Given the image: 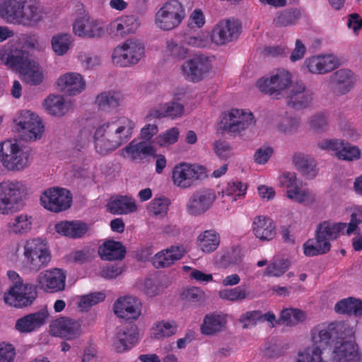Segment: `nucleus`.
Instances as JSON below:
<instances>
[{"label": "nucleus", "instance_id": "nucleus-41", "mask_svg": "<svg viewBox=\"0 0 362 362\" xmlns=\"http://www.w3.org/2000/svg\"><path fill=\"white\" fill-rule=\"evenodd\" d=\"M293 162L295 166L304 174L307 178L313 179L316 176L315 160L308 156L298 153L293 156Z\"/></svg>", "mask_w": 362, "mask_h": 362}, {"label": "nucleus", "instance_id": "nucleus-33", "mask_svg": "<svg viewBox=\"0 0 362 362\" xmlns=\"http://www.w3.org/2000/svg\"><path fill=\"white\" fill-rule=\"evenodd\" d=\"M57 84L61 86L62 90L69 95L81 93L86 86L81 75L76 73H66L61 76L57 80Z\"/></svg>", "mask_w": 362, "mask_h": 362}, {"label": "nucleus", "instance_id": "nucleus-10", "mask_svg": "<svg viewBox=\"0 0 362 362\" xmlns=\"http://www.w3.org/2000/svg\"><path fill=\"white\" fill-rule=\"evenodd\" d=\"M204 166L181 163L176 165L172 173L173 184L181 189L190 187L195 180H202L206 176Z\"/></svg>", "mask_w": 362, "mask_h": 362}, {"label": "nucleus", "instance_id": "nucleus-63", "mask_svg": "<svg viewBox=\"0 0 362 362\" xmlns=\"http://www.w3.org/2000/svg\"><path fill=\"white\" fill-rule=\"evenodd\" d=\"M15 355V349L12 344L0 346V362H13Z\"/></svg>", "mask_w": 362, "mask_h": 362}, {"label": "nucleus", "instance_id": "nucleus-18", "mask_svg": "<svg viewBox=\"0 0 362 362\" xmlns=\"http://www.w3.org/2000/svg\"><path fill=\"white\" fill-rule=\"evenodd\" d=\"M241 24L235 20H223L212 30L211 38L214 43L223 45L236 40L241 32Z\"/></svg>", "mask_w": 362, "mask_h": 362}, {"label": "nucleus", "instance_id": "nucleus-47", "mask_svg": "<svg viewBox=\"0 0 362 362\" xmlns=\"http://www.w3.org/2000/svg\"><path fill=\"white\" fill-rule=\"evenodd\" d=\"M71 43V36L66 33L54 35L51 40L52 48L58 56L65 54L70 49Z\"/></svg>", "mask_w": 362, "mask_h": 362}, {"label": "nucleus", "instance_id": "nucleus-35", "mask_svg": "<svg viewBox=\"0 0 362 362\" xmlns=\"http://www.w3.org/2000/svg\"><path fill=\"white\" fill-rule=\"evenodd\" d=\"M227 316L223 313H211L205 315L201 325L204 335H214L223 331L226 326Z\"/></svg>", "mask_w": 362, "mask_h": 362}, {"label": "nucleus", "instance_id": "nucleus-21", "mask_svg": "<svg viewBox=\"0 0 362 362\" xmlns=\"http://www.w3.org/2000/svg\"><path fill=\"white\" fill-rule=\"evenodd\" d=\"M17 125L30 140L40 139L44 130L40 118L30 110H23L18 118Z\"/></svg>", "mask_w": 362, "mask_h": 362}, {"label": "nucleus", "instance_id": "nucleus-20", "mask_svg": "<svg viewBox=\"0 0 362 362\" xmlns=\"http://www.w3.org/2000/svg\"><path fill=\"white\" fill-rule=\"evenodd\" d=\"M66 274L61 269L54 268L40 272L37 282L40 289L45 292L54 293L60 291L65 288Z\"/></svg>", "mask_w": 362, "mask_h": 362}, {"label": "nucleus", "instance_id": "nucleus-39", "mask_svg": "<svg viewBox=\"0 0 362 362\" xmlns=\"http://www.w3.org/2000/svg\"><path fill=\"white\" fill-rule=\"evenodd\" d=\"M220 235L215 230H206L197 238V244L200 250L205 253L214 252L220 245Z\"/></svg>", "mask_w": 362, "mask_h": 362}, {"label": "nucleus", "instance_id": "nucleus-30", "mask_svg": "<svg viewBox=\"0 0 362 362\" xmlns=\"http://www.w3.org/2000/svg\"><path fill=\"white\" fill-rule=\"evenodd\" d=\"M107 207L112 214L123 215L137 211V205L134 197L127 195H115L110 198Z\"/></svg>", "mask_w": 362, "mask_h": 362}, {"label": "nucleus", "instance_id": "nucleus-19", "mask_svg": "<svg viewBox=\"0 0 362 362\" xmlns=\"http://www.w3.org/2000/svg\"><path fill=\"white\" fill-rule=\"evenodd\" d=\"M49 332L54 337L74 340L81 334V324L78 320L71 317H60L51 322Z\"/></svg>", "mask_w": 362, "mask_h": 362}, {"label": "nucleus", "instance_id": "nucleus-45", "mask_svg": "<svg viewBox=\"0 0 362 362\" xmlns=\"http://www.w3.org/2000/svg\"><path fill=\"white\" fill-rule=\"evenodd\" d=\"M45 105L49 113L54 116H63L68 110L64 97L59 95H49L45 100Z\"/></svg>", "mask_w": 362, "mask_h": 362}, {"label": "nucleus", "instance_id": "nucleus-22", "mask_svg": "<svg viewBox=\"0 0 362 362\" xmlns=\"http://www.w3.org/2000/svg\"><path fill=\"white\" fill-rule=\"evenodd\" d=\"M1 59L10 69L18 72L23 71L31 60L29 59V52L18 48H4L0 53Z\"/></svg>", "mask_w": 362, "mask_h": 362}, {"label": "nucleus", "instance_id": "nucleus-53", "mask_svg": "<svg viewBox=\"0 0 362 362\" xmlns=\"http://www.w3.org/2000/svg\"><path fill=\"white\" fill-rule=\"evenodd\" d=\"M362 223V206H356L351 214L349 223H346V232L347 235L356 233L359 234L360 229L358 226Z\"/></svg>", "mask_w": 362, "mask_h": 362}, {"label": "nucleus", "instance_id": "nucleus-36", "mask_svg": "<svg viewBox=\"0 0 362 362\" xmlns=\"http://www.w3.org/2000/svg\"><path fill=\"white\" fill-rule=\"evenodd\" d=\"M98 254L104 260H121L125 257L126 249L120 242L107 240L99 247Z\"/></svg>", "mask_w": 362, "mask_h": 362}, {"label": "nucleus", "instance_id": "nucleus-59", "mask_svg": "<svg viewBox=\"0 0 362 362\" xmlns=\"http://www.w3.org/2000/svg\"><path fill=\"white\" fill-rule=\"evenodd\" d=\"M213 148L215 153L221 159H227L231 153V147L226 141L218 140L213 144Z\"/></svg>", "mask_w": 362, "mask_h": 362}, {"label": "nucleus", "instance_id": "nucleus-51", "mask_svg": "<svg viewBox=\"0 0 362 362\" xmlns=\"http://www.w3.org/2000/svg\"><path fill=\"white\" fill-rule=\"evenodd\" d=\"M31 217L21 214L16 216L12 222L9 223V232L15 234L25 233L31 229Z\"/></svg>", "mask_w": 362, "mask_h": 362}, {"label": "nucleus", "instance_id": "nucleus-5", "mask_svg": "<svg viewBox=\"0 0 362 362\" xmlns=\"http://www.w3.org/2000/svg\"><path fill=\"white\" fill-rule=\"evenodd\" d=\"M255 122L252 112L233 108L222 114L219 124L223 132L236 136L245 134Z\"/></svg>", "mask_w": 362, "mask_h": 362}, {"label": "nucleus", "instance_id": "nucleus-56", "mask_svg": "<svg viewBox=\"0 0 362 362\" xmlns=\"http://www.w3.org/2000/svg\"><path fill=\"white\" fill-rule=\"evenodd\" d=\"M288 269V263L284 259L270 263L266 268L265 274L267 276H280Z\"/></svg>", "mask_w": 362, "mask_h": 362}, {"label": "nucleus", "instance_id": "nucleus-9", "mask_svg": "<svg viewBox=\"0 0 362 362\" xmlns=\"http://www.w3.org/2000/svg\"><path fill=\"white\" fill-rule=\"evenodd\" d=\"M144 46L138 40H127L117 47L112 53V62L121 67L137 64L144 54Z\"/></svg>", "mask_w": 362, "mask_h": 362}, {"label": "nucleus", "instance_id": "nucleus-15", "mask_svg": "<svg viewBox=\"0 0 362 362\" xmlns=\"http://www.w3.org/2000/svg\"><path fill=\"white\" fill-rule=\"evenodd\" d=\"M37 297L36 287L30 284L16 282L4 294L6 304L16 308L27 307L33 303Z\"/></svg>", "mask_w": 362, "mask_h": 362}, {"label": "nucleus", "instance_id": "nucleus-23", "mask_svg": "<svg viewBox=\"0 0 362 362\" xmlns=\"http://www.w3.org/2000/svg\"><path fill=\"white\" fill-rule=\"evenodd\" d=\"M48 317V311L44 309L25 315L16 320L15 329L20 333L36 332L46 323Z\"/></svg>", "mask_w": 362, "mask_h": 362}, {"label": "nucleus", "instance_id": "nucleus-12", "mask_svg": "<svg viewBox=\"0 0 362 362\" xmlns=\"http://www.w3.org/2000/svg\"><path fill=\"white\" fill-rule=\"evenodd\" d=\"M75 7L76 11H78L80 14H83L82 17L76 19L73 24V30L75 35L90 39L103 36L105 33L103 23L86 15L84 6L82 4L78 3Z\"/></svg>", "mask_w": 362, "mask_h": 362}, {"label": "nucleus", "instance_id": "nucleus-50", "mask_svg": "<svg viewBox=\"0 0 362 362\" xmlns=\"http://www.w3.org/2000/svg\"><path fill=\"white\" fill-rule=\"evenodd\" d=\"M247 292L244 286H238L233 288L221 289L218 292V297L224 300L237 302L245 300Z\"/></svg>", "mask_w": 362, "mask_h": 362}, {"label": "nucleus", "instance_id": "nucleus-38", "mask_svg": "<svg viewBox=\"0 0 362 362\" xmlns=\"http://www.w3.org/2000/svg\"><path fill=\"white\" fill-rule=\"evenodd\" d=\"M122 95L119 92L108 90L98 95L95 98V103L100 110L110 112L120 105Z\"/></svg>", "mask_w": 362, "mask_h": 362}, {"label": "nucleus", "instance_id": "nucleus-57", "mask_svg": "<svg viewBox=\"0 0 362 362\" xmlns=\"http://www.w3.org/2000/svg\"><path fill=\"white\" fill-rule=\"evenodd\" d=\"M167 49L170 54L177 59H185L188 54V49L186 47L173 40L168 41Z\"/></svg>", "mask_w": 362, "mask_h": 362}, {"label": "nucleus", "instance_id": "nucleus-60", "mask_svg": "<svg viewBox=\"0 0 362 362\" xmlns=\"http://www.w3.org/2000/svg\"><path fill=\"white\" fill-rule=\"evenodd\" d=\"M273 153V148L270 146L260 147L254 154V160L259 165H264L268 162Z\"/></svg>", "mask_w": 362, "mask_h": 362}, {"label": "nucleus", "instance_id": "nucleus-13", "mask_svg": "<svg viewBox=\"0 0 362 362\" xmlns=\"http://www.w3.org/2000/svg\"><path fill=\"white\" fill-rule=\"evenodd\" d=\"M291 83V74L284 69H279L276 74L269 78L264 76L259 78L256 86L259 90L265 94L279 99L281 92L287 88Z\"/></svg>", "mask_w": 362, "mask_h": 362}, {"label": "nucleus", "instance_id": "nucleus-26", "mask_svg": "<svg viewBox=\"0 0 362 362\" xmlns=\"http://www.w3.org/2000/svg\"><path fill=\"white\" fill-rule=\"evenodd\" d=\"M313 99V93L303 83H296L291 87L287 95V105L295 109L308 107Z\"/></svg>", "mask_w": 362, "mask_h": 362}, {"label": "nucleus", "instance_id": "nucleus-44", "mask_svg": "<svg viewBox=\"0 0 362 362\" xmlns=\"http://www.w3.org/2000/svg\"><path fill=\"white\" fill-rule=\"evenodd\" d=\"M20 74L23 75V80L31 86L40 84L44 78L41 67L34 61H31L30 65H28L26 69Z\"/></svg>", "mask_w": 362, "mask_h": 362}, {"label": "nucleus", "instance_id": "nucleus-58", "mask_svg": "<svg viewBox=\"0 0 362 362\" xmlns=\"http://www.w3.org/2000/svg\"><path fill=\"white\" fill-rule=\"evenodd\" d=\"M310 127L317 132H322L327 129L328 122L326 116L322 113H318L312 116L309 120Z\"/></svg>", "mask_w": 362, "mask_h": 362}, {"label": "nucleus", "instance_id": "nucleus-8", "mask_svg": "<svg viewBox=\"0 0 362 362\" xmlns=\"http://www.w3.org/2000/svg\"><path fill=\"white\" fill-rule=\"evenodd\" d=\"M185 17V11L177 0L165 2L155 15V24L160 30L168 31L177 28Z\"/></svg>", "mask_w": 362, "mask_h": 362}, {"label": "nucleus", "instance_id": "nucleus-62", "mask_svg": "<svg viewBox=\"0 0 362 362\" xmlns=\"http://www.w3.org/2000/svg\"><path fill=\"white\" fill-rule=\"evenodd\" d=\"M161 288L158 281L156 279H146L144 284V291L150 297H153L159 294Z\"/></svg>", "mask_w": 362, "mask_h": 362}, {"label": "nucleus", "instance_id": "nucleus-61", "mask_svg": "<svg viewBox=\"0 0 362 362\" xmlns=\"http://www.w3.org/2000/svg\"><path fill=\"white\" fill-rule=\"evenodd\" d=\"M262 320V313L259 310H253L245 313L240 317V322L243 323V327L247 328L256 325L257 321Z\"/></svg>", "mask_w": 362, "mask_h": 362}, {"label": "nucleus", "instance_id": "nucleus-1", "mask_svg": "<svg viewBox=\"0 0 362 362\" xmlns=\"http://www.w3.org/2000/svg\"><path fill=\"white\" fill-rule=\"evenodd\" d=\"M313 346L298 353V362H325L322 351L334 342L332 354V362H360L358 346L351 340H346L352 335V330L344 324L332 322L318 325L311 332Z\"/></svg>", "mask_w": 362, "mask_h": 362}, {"label": "nucleus", "instance_id": "nucleus-48", "mask_svg": "<svg viewBox=\"0 0 362 362\" xmlns=\"http://www.w3.org/2000/svg\"><path fill=\"white\" fill-rule=\"evenodd\" d=\"M183 111L184 107L182 105L173 102L160 105V108L155 110V113L151 114V115L156 117H168L173 119L181 116Z\"/></svg>", "mask_w": 362, "mask_h": 362}, {"label": "nucleus", "instance_id": "nucleus-52", "mask_svg": "<svg viewBox=\"0 0 362 362\" xmlns=\"http://www.w3.org/2000/svg\"><path fill=\"white\" fill-rule=\"evenodd\" d=\"M336 155L339 159L351 161L360 158L361 151L357 146L344 141V144L340 150L336 152Z\"/></svg>", "mask_w": 362, "mask_h": 362}, {"label": "nucleus", "instance_id": "nucleus-27", "mask_svg": "<svg viewBox=\"0 0 362 362\" xmlns=\"http://www.w3.org/2000/svg\"><path fill=\"white\" fill-rule=\"evenodd\" d=\"M141 303L136 298L126 296L119 298L114 304V312L119 317L136 320L141 314Z\"/></svg>", "mask_w": 362, "mask_h": 362}, {"label": "nucleus", "instance_id": "nucleus-16", "mask_svg": "<svg viewBox=\"0 0 362 362\" xmlns=\"http://www.w3.org/2000/svg\"><path fill=\"white\" fill-rule=\"evenodd\" d=\"M216 195L213 189H200L194 192L189 197L186 211L193 216H199L205 214L213 206Z\"/></svg>", "mask_w": 362, "mask_h": 362}, {"label": "nucleus", "instance_id": "nucleus-11", "mask_svg": "<svg viewBox=\"0 0 362 362\" xmlns=\"http://www.w3.org/2000/svg\"><path fill=\"white\" fill-rule=\"evenodd\" d=\"M72 202L71 192L62 187H50L40 196L41 205L48 211L58 213L68 209Z\"/></svg>", "mask_w": 362, "mask_h": 362}, {"label": "nucleus", "instance_id": "nucleus-40", "mask_svg": "<svg viewBox=\"0 0 362 362\" xmlns=\"http://www.w3.org/2000/svg\"><path fill=\"white\" fill-rule=\"evenodd\" d=\"M334 310L339 314L362 316V300L353 297L344 298L335 304Z\"/></svg>", "mask_w": 362, "mask_h": 362}, {"label": "nucleus", "instance_id": "nucleus-37", "mask_svg": "<svg viewBox=\"0 0 362 362\" xmlns=\"http://www.w3.org/2000/svg\"><path fill=\"white\" fill-rule=\"evenodd\" d=\"M87 230L86 224L78 221H61L55 225L59 234L72 238L82 237Z\"/></svg>", "mask_w": 362, "mask_h": 362}, {"label": "nucleus", "instance_id": "nucleus-34", "mask_svg": "<svg viewBox=\"0 0 362 362\" xmlns=\"http://www.w3.org/2000/svg\"><path fill=\"white\" fill-rule=\"evenodd\" d=\"M252 230L255 235L261 240H270L276 235L274 221L264 216H257L254 218Z\"/></svg>", "mask_w": 362, "mask_h": 362}, {"label": "nucleus", "instance_id": "nucleus-32", "mask_svg": "<svg viewBox=\"0 0 362 362\" xmlns=\"http://www.w3.org/2000/svg\"><path fill=\"white\" fill-rule=\"evenodd\" d=\"M156 151L155 148L146 141L132 140L122 148V153L124 157H128L132 160H142L148 156L155 155Z\"/></svg>", "mask_w": 362, "mask_h": 362}, {"label": "nucleus", "instance_id": "nucleus-7", "mask_svg": "<svg viewBox=\"0 0 362 362\" xmlns=\"http://www.w3.org/2000/svg\"><path fill=\"white\" fill-rule=\"evenodd\" d=\"M0 161L8 170H23L30 165V153L18 144L5 141L0 144Z\"/></svg>", "mask_w": 362, "mask_h": 362}, {"label": "nucleus", "instance_id": "nucleus-55", "mask_svg": "<svg viewBox=\"0 0 362 362\" xmlns=\"http://www.w3.org/2000/svg\"><path fill=\"white\" fill-rule=\"evenodd\" d=\"M179 130L172 127L156 137V143L160 146L173 144L178 140Z\"/></svg>", "mask_w": 362, "mask_h": 362}, {"label": "nucleus", "instance_id": "nucleus-28", "mask_svg": "<svg viewBox=\"0 0 362 362\" xmlns=\"http://www.w3.org/2000/svg\"><path fill=\"white\" fill-rule=\"evenodd\" d=\"M186 250L182 245H171L170 247L157 252L152 259L153 265L157 268H165L181 259Z\"/></svg>", "mask_w": 362, "mask_h": 362}, {"label": "nucleus", "instance_id": "nucleus-42", "mask_svg": "<svg viewBox=\"0 0 362 362\" xmlns=\"http://www.w3.org/2000/svg\"><path fill=\"white\" fill-rule=\"evenodd\" d=\"M301 17V11L297 8L285 9L277 13L274 23L279 27L296 25Z\"/></svg>", "mask_w": 362, "mask_h": 362}, {"label": "nucleus", "instance_id": "nucleus-2", "mask_svg": "<svg viewBox=\"0 0 362 362\" xmlns=\"http://www.w3.org/2000/svg\"><path fill=\"white\" fill-rule=\"evenodd\" d=\"M134 127V122L126 117L98 125L93 136L95 151L103 156L115 151L131 139Z\"/></svg>", "mask_w": 362, "mask_h": 362}, {"label": "nucleus", "instance_id": "nucleus-25", "mask_svg": "<svg viewBox=\"0 0 362 362\" xmlns=\"http://www.w3.org/2000/svg\"><path fill=\"white\" fill-rule=\"evenodd\" d=\"M304 64L308 71L315 74H325L337 69L339 61L332 54L313 56L307 58Z\"/></svg>", "mask_w": 362, "mask_h": 362}, {"label": "nucleus", "instance_id": "nucleus-24", "mask_svg": "<svg viewBox=\"0 0 362 362\" xmlns=\"http://www.w3.org/2000/svg\"><path fill=\"white\" fill-rule=\"evenodd\" d=\"M279 180L280 185L286 188L287 196L289 199L299 203H302L308 199V190L302 188V182L297 180L295 173H284Z\"/></svg>", "mask_w": 362, "mask_h": 362}, {"label": "nucleus", "instance_id": "nucleus-46", "mask_svg": "<svg viewBox=\"0 0 362 362\" xmlns=\"http://www.w3.org/2000/svg\"><path fill=\"white\" fill-rule=\"evenodd\" d=\"M177 330V323L173 321L162 320L154 324L152 334L158 339H164L175 334Z\"/></svg>", "mask_w": 362, "mask_h": 362}, {"label": "nucleus", "instance_id": "nucleus-49", "mask_svg": "<svg viewBox=\"0 0 362 362\" xmlns=\"http://www.w3.org/2000/svg\"><path fill=\"white\" fill-rule=\"evenodd\" d=\"M170 201L166 197L154 198L149 204L148 212L152 216L165 217L168 211Z\"/></svg>", "mask_w": 362, "mask_h": 362}, {"label": "nucleus", "instance_id": "nucleus-6", "mask_svg": "<svg viewBox=\"0 0 362 362\" xmlns=\"http://www.w3.org/2000/svg\"><path fill=\"white\" fill-rule=\"evenodd\" d=\"M24 264L30 271L37 272L47 266L51 254L47 243L40 238L26 241L24 245Z\"/></svg>", "mask_w": 362, "mask_h": 362}, {"label": "nucleus", "instance_id": "nucleus-17", "mask_svg": "<svg viewBox=\"0 0 362 362\" xmlns=\"http://www.w3.org/2000/svg\"><path fill=\"white\" fill-rule=\"evenodd\" d=\"M211 69L207 57L196 55L182 64V72L187 81L197 83L206 76Z\"/></svg>", "mask_w": 362, "mask_h": 362}, {"label": "nucleus", "instance_id": "nucleus-14", "mask_svg": "<svg viewBox=\"0 0 362 362\" xmlns=\"http://www.w3.org/2000/svg\"><path fill=\"white\" fill-rule=\"evenodd\" d=\"M24 189L21 182L6 181L0 183V214H9L16 211Z\"/></svg>", "mask_w": 362, "mask_h": 362}, {"label": "nucleus", "instance_id": "nucleus-31", "mask_svg": "<svg viewBox=\"0 0 362 362\" xmlns=\"http://www.w3.org/2000/svg\"><path fill=\"white\" fill-rule=\"evenodd\" d=\"M138 332L136 326L119 329L113 339V347L117 353L130 349L137 341Z\"/></svg>", "mask_w": 362, "mask_h": 362}, {"label": "nucleus", "instance_id": "nucleus-29", "mask_svg": "<svg viewBox=\"0 0 362 362\" xmlns=\"http://www.w3.org/2000/svg\"><path fill=\"white\" fill-rule=\"evenodd\" d=\"M332 90L337 96L349 93L354 86V73L348 69H339L332 74Z\"/></svg>", "mask_w": 362, "mask_h": 362}, {"label": "nucleus", "instance_id": "nucleus-64", "mask_svg": "<svg viewBox=\"0 0 362 362\" xmlns=\"http://www.w3.org/2000/svg\"><path fill=\"white\" fill-rule=\"evenodd\" d=\"M299 124V119L296 117H286L283 118L278 126L279 131L284 133L290 132L296 129Z\"/></svg>", "mask_w": 362, "mask_h": 362}, {"label": "nucleus", "instance_id": "nucleus-3", "mask_svg": "<svg viewBox=\"0 0 362 362\" xmlns=\"http://www.w3.org/2000/svg\"><path fill=\"white\" fill-rule=\"evenodd\" d=\"M0 17L8 24L30 25L41 20L42 12L35 0H5L0 4Z\"/></svg>", "mask_w": 362, "mask_h": 362}, {"label": "nucleus", "instance_id": "nucleus-43", "mask_svg": "<svg viewBox=\"0 0 362 362\" xmlns=\"http://www.w3.org/2000/svg\"><path fill=\"white\" fill-rule=\"evenodd\" d=\"M305 317V313L300 309L292 308H285L281 312L278 323L287 326H295L303 322Z\"/></svg>", "mask_w": 362, "mask_h": 362}, {"label": "nucleus", "instance_id": "nucleus-4", "mask_svg": "<svg viewBox=\"0 0 362 362\" xmlns=\"http://www.w3.org/2000/svg\"><path fill=\"white\" fill-rule=\"evenodd\" d=\"M346 228V223L324 221L317 226L315 239H308L303 244L305 256L313 257L327 253L331 249V241L337 240Z\"/></svg>", "mask_w": 362, "mask_h": 362}, {"label": "nucleus", "instance_id": "nucleus-54", "mask_svg": "<svg viewBox=\"0 0 362 362\" xmlns=\"http://www.w3.org/2000/svg\"><path fill=\"white\" fill-rule=\"evenodd\" d=\"M247 187L240 181L235 180L228 183L223 196L234 197L233 201L237 200V197L243 196L245 194Z\"/></svg>", "mask_w": 362, "mask_h": 362}]
</instances>
